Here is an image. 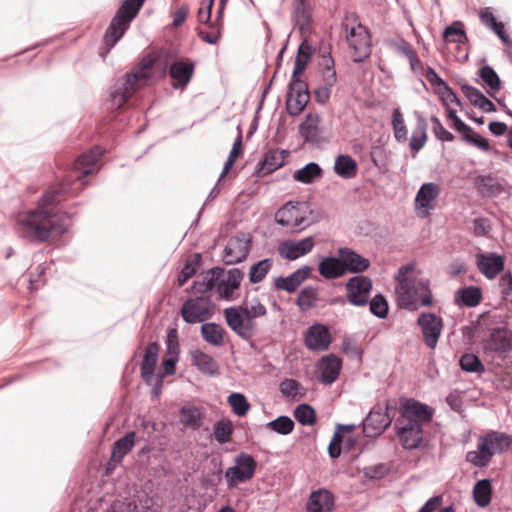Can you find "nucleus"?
<instances>
[{"mask_svg": "<svg viewBox=\"0 0 512 512\" xmlns=\"http://www.w3.org/2000/svg\"><path fill=\"white\" fill-rule=\"evenodd\" d=\"M105 150L94 146L67 163L69 174L62 176V180L51 185L39 200V206L26 213L20 214L16 219L15 230L17 235L31 243H44L50 238H60L71 225L70 214L60 211L56 204L60 196L68 193H79L88 184L86 177L99 170V162Z\"/></svg>", "mask_w": 512, "mask_h": 512, "instance_id": "obj_1", "label": "nucleus"}, {"mask_svg": "<svg viewBox=\"0 0 512 512\" xmlns=\"http://www.w3.org/2000/svg\"><path fill=\"white\" fill-rule=\"evenodd\" d=\"M153 77V60L143 58L142 61L115 81L109 94L110 108L119 110L130 105L133 96Z\"/></svg>", "mask_w": 512, "mask_h": 512, "instance_id": "obj_2", "label": "nucleus"}, {"mask_svg": "<svg viewBox=\"0 0 512 512\" xmlns=\"http://www.w3.org/2000/svg\"><path fill=\"white\" fill-rule=\"evenodd\" d=\"M243 278L244 272L240 268L226 271L222 266H214L206 271L202 285L208 291H216L221 299L234 301V292L240 288Z\"/></svg>", "mask_w": 512, "mask_h": 512, "instance_id": "obj_3", "label": "nucleus"}, {"mask_svg": "<svg viewBox=\"0 0 512 512\" xmlns=\"http://www.w3.org/2000/svg\"><path fill=\"white\" fill-rule=\"evenodd\" d=\"M146 0H120V4L104 34L107 47H114L138 16Z\"/></svg>", "mask_w": 512, "mask_h": 512, "instance_id": "obj_4", "label": "nucleus"}, {"mask_svg": "<svg viewBox=\"0 0 512 512\" xmlns=\"http://www.w3.org/2000/svg\"><path fill=\"white\" fill-rule=\"evenodd\" d=\"M394 410L395 407L388 400L374 404L359 425L362 426L365 437L381 436L391 426L394 418V414L391 412Z\"/></svg>", "mask_w": 512, "mask_h": 512, "instance_id": "obj_5", "label": "nucleus"}, {"mask_svg": "<svg viewBox=\"0 0 512 512\" xmlns=\"http://www.w3.org/2000/svg\"><path fill=\"white\" fill-rule=\"evenodd\" d=\"M436 94L438 95L442 106L446 109L447 120L451 122V128L461 134V140L483 152H491L492 148L489 140L477 133L458 116L457 111L447 104V99L440 90H436Z\"/></svg>", "mask_w": 512, "mask_h": 512, "instance_id": "obj_6", "label": "nucleus"}, {"mask_svg": "<svg viewBox=\"0 0 512 512\" xmlns=\"http://www.w3.org/2000/svg\"><path fill=\"white\" fill-rule=\"evenodd\" d=\"M223 315L231 331L244 341L252 340L256 334L254 322L256 318L249 315L246 305L227 307L224 309Z\"/></svg>", "mask_w": 512, "mask_h": 512, "instance_id": "obj_7", "label": "nucleus"}, {"mask_svg": "<svg viewBox=\"0 0 512 512\" xmlns=\"http://www.w3.org/2000/svg\"><path fill=\"white\" fill-rule=\"evenodd\" d=\"M195 62L190 58L178 57L169 54L164 66L171 78V85L175 90H184L190 83L194 72Z\"/></svg>", "mask_w": 512, "mask_h": 512, "instance_id": "obj_8", "label": "nucleus"}, {"mask_svg": "<svg viewBox=\"0 0 512 512\" xmlns=\"http://www.w3.org/2000/svg\"><path fill=\"white\" fill-rule=\"evenodd\" d=\"M234 463V466L227 468L224 473L229 489H233L237 487L238 484L251 480L257 470L255 458L246 452H240L234 458Z\"/></svg>", "mask_w": 512, "mask_h": 512, "instance_id": "obj_9", "label": "nucleus"}, {"mask_svg": "<svg viewBox=\"0 0 512 512\" xmlns=\"http://www.w3.org/2000/svg\"><path fill=\"white\" fill-rule=\"evenodd\" d=\"M398 412L400 417L398 419L405 420L406 422H417L424 426L433 420L435 409L415 398L400 397Z\"/></svg>", "mask_w": 512, "mask_h": 512, "instance_id": "obj_10", "label": "nucleus"}, {"mask_svg": "<svg viewBox=\"0 0 512 512\" xmlns=\"http://www.w3.org/2000/svg\"><path fill=\"white\" fill-rule=\"evenodd\" d=\"M253 245V238L245 232H238L232 236L223 249L222 261L231 266L244 262Z\"/></svg>", "mask_w": 512, "mask_h": 512, "instance_id": "obj_11", "label": "nucleus"}, {"mask_svg": "<svg viewBox=\"0 0 512 512\" xmlns=\"http://www.w3.org/2000/svg\"><path fill=\"white\" fill-rule=\"evenodd\" d=\"M401 423L402 421L400 419L396 420L395 434L404 450H416L426 444V439L424 437V426L415 421L406 422L404 424Z\"/></svg>", "mask_w": 512, "mask_h": 512, "instance_id": "obj_12", "label": "nucleus"}, {"mask_svg": "<svg viewBox=\"0 0 512 512\" xmlns=\"http://www.w3.org/2000/svg\"><path fill=\"white\" fill-rule=\"evenodd\" d=\"M416 325L421 329L427 347L435 349L443 330V319L433 312L424 311L418 315Z\"/></svg>", "mask_w": 512, "mask_h": 512, "instance_id": "obj_13", "label": "nucleus"}, {"mask_svg": "<svg viewBox=\"0 0 512 512\" xmlns=\"http://www.w3.org/2000/svg\"><path fill=\"white\" fill-rule=\"evenodd\" d=\"M347 301L356 307H363L369 303L370 293L373 289L371 278L363 275L352 276L346 282Z\"/></svg>", "mask_w": 512, "mask_h": 512, "instance_id": "obj_14", "label": "nucleus"}, {"mask_svg": "<svg viewBox=\"0 0 512 512\" xmlns=\"http://www.w3.org/2000/svg\"><path fill=\"white\" fill-rule=\"evenodd\" d=\"M439 194L440 188L434 182H426L420 186L414 199V207L420 218H426L430 215Z\"/></svg>", "mask_w": 512, "mask_h": 512, "instance_id": "obj_15", "label": "nucleus"}, {"mask_svg": "<svg viewBox=\"0 0 512 512\" xmlns=\"http://www.w3.org/2000/svg\"><path fill=\"white\" fill-rule=\"evenodd\" d=\"M332 342L331 332L325 324L314 323L305 331L304 344L310 351L321 352L329 348Z\"/></svg>", "mask_w": 512, "mask_h": 512, "instance_id": "obj_16", "label": "nucleus"}, {"mask_svg": "<svg viewBox=\"0 0 512 512\" xmlns=\"http://www.w3.org/2000/svg\"><path fill=\"white\" fill-rule=\"evenodd\" d=\"M476 266L489 280L500 274L505 268V257L496 252H478L476 254Z\"/></svg>", "mask_w": 512, "mask_h": 512, "instance_id": "obj_17", "label": "nucleus"}, {"mask_svg": "<svg viewBox=\"0 0 512 512\" xmlns=\"http://www.w3.org/2000/svg\"><path fill=\"white\" fill-rule=\"evenodd\" d=\"M493 441L488 433L481 435L477 441V450L466 454V461L478 468L486 467L495 455Z\"/></svg>", "mask_w": 512, "mask_h": 512, "instance_id": "obj_18", "label": "nucleus"}, {"mask_svg": "<svg viewBox=\"0 0 512 512\" xmlns=\"http://www.w3.org/2000/svg\"><path fill=\"white\" fill-rule=\"evenodd\" d=\"M314 245L315 242L312 236L300 240H284L279 245V255L283 259L294 261L311 252Z\"/></svg>", "mask_w": 512, "mask_h": 512, "instance_id": "obj_19", "label": "nucleus"}, {"mask_svg": "<svg viewBox=\"0 0 512 512\" xmlns=\"http://www.w3.org/2000/svg\"><path fill=\"white\" fill-rule=\"evenodd\" d=\"M313 268L309 265H304L287 276H278L273 281L275 289L283 290L287 293H294L300 285L307 280Z\"/></svg>", "mask_w": 512, "mask_h": 512, "instance_id": "obj_20", "label": "nucleus"}, {"mask_svg": "<svg viewBox=\"0 0 512 512\" xmlns=\"http://www.w3.org/2000/svg\"><path fill=\"white\" fill-rule=\"evenodd\" d=\"M340 260L343 263L345 274H360L367 271L371 265L368 258L349 247L338 248Z\"/></svg>", "mask_w": 512, "mask_h": 512, "instance_id": "obj_21", "label": "nucleus"}, {"mask_svg": "<svg viewBox=\"0 0 512 512\" xmlns=\"http://www.w3.org/2000/svg\"><path fill=\"white\" fill-rule=\"evenodd\" d=\"M317 367L319 370L318 380L324 385H331L340 375L342 360L335 354H328L322 357Z\"/></svg>", "mask_w": 512, "mask_h": 512, "instance_id": "obj_22", "label": "nucleus"}, {"mask_svg": "<svg viewBox=\"0 0 512 512\" xmlns=\"http://www.w3.org/2000/svg\"><path fill=\"white\" fill-rule=\"evenodd\" d=\"M287 150L278 152L276 149H270L263 154L262 159L258 162L254 175L258 178L267 176L275 172L283 166L284 159L288 155Z\"/></svg>", "mask_w": 512, "mask_h": 512, "instance_id": "obj_23", "label": "nucleus"}, {"mask_svg": "<svg viewBox=\"0 0 512 512\" xmlns=\"http://www.w3.org/2000/svg\"><path fill=\"white\" fill-rule=\"evenodd\" d=\"M334 507V494L326 488L312 491L306 502L307 512H333Z\"/></svg>", "mask_w": 512, "mask_h": 512, "instance_id": "obj_24", "label": "nucleus"}, {"mask_svg": "<svg viewBox=\"0 0 512 512\" xmlns=\"http://www.w3.org/2000/svg\"><path fill=\"white\" fill-rule=\"evenodd\" d=\"M295 210V231H301L321 218L319 212H315L312 208V203L309 200L293 201Z\"/></svg>", "mask_w": 512, "mask_h": 512, "instance_id": "obj_25", "label": "nucleus"}, {"mask_svg": "<svg viewBox=\"0 0 512 512\" xmlns=\"http://www.w3.org/2000/svg\"><path fill=\"white\" fill-rule=\"evenodd\" d=\"M205 414L195 405H183L179 408V423L185 429L198 431L203 426Z\"/></svg>", "mask_w": 512, "mask_h": 512, "instance_id": "obj_26", "label": "nucleus"}, {"mask_svg": "<svg viewBox=\"0 0 512 512\" xmlns=\"http://www.w3.org/2000/svg\"><path fill=\"white\" fill-rule=\"evenodd\" d=\"M485 348L494 352H509L512 349V339L506 327L491 329Z\"/></svg>", "mask_w": 512, "mask_h": 512, "instance_id": "obj_27", "label": "nucleus"}, {"mask_svg": "<svg viewBox=\"0 0 512 512\" xmlns=\"http://www.w3.org/2000/svg\"><path fill=\"white\" fill-rule=\"evenodd\" d=\"M318 271L323 278L328 280L337 279L346 275L338 253L337 256L321 257L318 263Z\"/></svg>", "mask_w": 512, "mask_h": 512, "instance_id": "obj_28", "label": "nucleus"}, {"mask_svg": "<svg viewBox=\"0 0 512 512\" xmlns=\"http://www.w3.org/2000/svg\"><path fill=\"white\" fill-rule=\"evenodd\" d=\"M312 10V6L291 9V22L302 36L311 35L313 32Z\"/></svg>", "mask_w": 512, "mask_h": 512, "instance_id": "obj_29", "label": "nucleus"}, {"mask_svg": "<svg viewBox=\"0 0 512 512\" xmlns=\"http://www.w3.org/2000/svg\"><path fill=\"white\" fill-rule=\"evenodd\" d=\"M357 28L359 30H363V39L356 40L350 43V46L354 50V63H363L372 52V41H371V33L369 29L364 26L361 22L358 23Z\"/></svg>", "mask_w": 512, "mask_h": 512, "instance_id": "obj_30", "label": "nucleus"}, {"mask_svg": "<svg viewBox=\"0 0 512 512\" xmlns=\"http://www.w3.org/2000/svg\"><path fill=\"white\" fill-rule=\"evenodd\" d=\"M191 363L200 372L208 376H215L219 373V365L217 361L200 349L190 351Z\"/></svg>", "mask_w": 512, "mask_h": 512, "instance_id": "obj_31", "label": "nucleus"}, {"mask_svg": "<svg viewBox=\"0 0 512 512\" xmlns=\"http://www.w3.org/2000/svg\"><path fill=\"white\" fill-rule=\"evenodd\" d=\"M483 299V293L480 287L470 285L459 288L454 295V303L458 306L473 308L478 306Z\"/></svg>", "mask_w": 512, "mask_h": 512, "instance_id": "obj_32", "label": "nucleus"}, {"mask_svg": "<svg viewBox=\"0 0 512 512\" xmlns=\"http://www.w3.org/2000/svg\"><path fill=\"white\" fill-rule=\"evenodd\" d=\"M320 116L317 113H307L305 120L299 125V134L305 143H317L321 129Z\"/></svg>", "mask_w": 512, "mask_h": 512, "instance_id": "obj_33", "label": "nucleus"}, {"mask_svg": "<svg viewBox=\"0 0 512 512\" xmlns=\"http://www.w3.org/2000/svg\"><path fill=\"white\" fill-rule=\"evenodd\" d=\"M493 494V480L491 478H483L477 480L472 489V497L475 504L480 508L490 505Z\"/></svg>", "mask_w": 512, "mask_h": 512, "instance_id": "obj_34", "label": "nucleus"}, {"mask_svg": "<svg viewBox=\"0 0 512 512\" xmlns=\"http://www.w3.org/2000/svg\"><path fill=\"white\" fill-rule=\"evenodd\" d=\"M475 187L483 197H495L502 193L503 186L491 173L478 175L474 181Z\"/></svg>", "mask_w": 512, "mask_h": 512, "instance_id": "obj_35", "label": "nucleus"}, {"mask_svg": "<svg viewBox=\"0 0 512 512\" xmlns=\"http://www.w3.org/2000/svg\"><path fill=\"white\" fill-rule=\"evenodd\" d=\"M200 333L206 343L221 347L224 345V336L227 332L219 323L205 322L200 327Z\"/></svg>", "mask_w": 512, "mask_h": 512, "instance_id": "obj_36", "label": "nucleus"}, {"mask_svg": "<svg viewBox=\"0 0 512 512\" xmlns=\"http://www.w3.org/2000/svg\"><path fill=\"white\" fill-rule=\"evenodd\" d=\"M333 170L343 179H352L357 175L358 164L349 154H339L335 158Z\"/></svg>", "mask_w": 512, "mask_h": 512, "instance_id": "obj_37", "label": "nucleus"}, {"mask_svg": "<svg viewBox=\"0 0 512 512\" xmlns=\"http://www.w3.org/2000/svg\"><path fill=\"white\" fill-rule=\"evenodd\" d=\"M135 431H128L122 437L118 438L112 445V461L121 463L123 458L132 450L135 444Z\"/></svg>", "mask_w": 512, "mask_h": 512, "instance_id": "obj_38", "label": "nucleus"}, {"mask_svg": "<svg viewBox=\"0 0 512 512\" xmlns=\"http://www.w3.org/2000/svg\"><path fill=\"white\" fill-rule=\"evenodd\" d=\"M414 114L417 119V124L410 137L409 148L414 152H419L425 146L428 139V124L426 119L418 111H415Z\"/></svg>", "mask_w": 512, "mask_h": 512, "instance_id": "obj_39", "label": "nucleus"}, {"mask_svg": "<svg viewBox=\"0 0 512 512\" xmlns=\"http://www.w3.org/2000/svg\"><path fill=\"white\" fill-rule=\"evenodd\" d=\"M322 65H323V82L328 86H334L337 82V73L335 71V61L331 54V45L324 43L320 47Z\"/></svg>", "mask_w": 512, "mask_h": 512, "instance_id": "obj_40", "label": "nucleus"}, {"mask_svg": "<svg viewBox=\"0 0 512 512\" xmlns=\"http://www.w3.org/2000/svg\"><path fill=\"white\" fill-rule=\"evenodd\" d=\"M478 76L487 86L488 95L492 98H496V94L502 88V81L495 69L492 66L485 64L479 68Z\"/></svg>", "mask_w": 512, "mask_h": 512, "instance_id": "obj_41", "label": "nucleus"}, {"mask_svg": "<svg viewBox=\"0 0 512 512\" xmlns=\"http://www.w3.org/2000/svg\"><path fill=\"white\" fill-rule=\"evenodd\" d=\"M204 300V295L190 297L185 300L181 306V317L187 324L200 323V303Z\"/></svg>", "mask_w": 512, "mask_h": 512, "instance_id": "obj_42", "label": "nucleus"}, {"mask_svg": "<svg viewBox=\"0 0 512 512\" xmlns=\"http://www.w3.org/2000/svg\"><path fill=\"white\" fill-rule=\"evenodd\" d=\"M323 176V169L316 162H309L303 167L297 169L293 178L295 181L303 184H312Z\"/></svg>", "mask_w": 512, "mask_h": 512, "instance_id": "obj_43", "label": "nucleus"}, {"mask_svg": "<svg viewBox=\"0 0 512 512\" xmlns=\"http://www.w3.org/2000/svg\"><path fill=\"white\" fill-rule=\"evenodd\" d=\"M202 265V254L194 253L187 259L177 276V286H184L191 279Z\"/></svg>", "mask_w": 512, "mask_h": 512, "instance_id": "obj_44", "label": "nucleus"}, {"mask_svg": "<svg viewBox=\"0 0 512 512\" xmlns=\"http://www.w3.org/2000/svg\"><path fill=\"white\" fill-rule=\"evenodd\" d=\"M442 37L444 41L457 43L458 45L468 42L464 23L460 20H455L447 25L442 32Z\"/></svg>", "mask_w": 512, "mask_h": 512, "instance_id": "obj_45", "label": "nucleus"}, {"mask_svg": "<svg viewBox=\"0 0 512 512\" xmlns=\"http://www.w3.org/2000/svg\"><path fill=\"white\" fill-rule=\"evenodd\" d=\"M318 300V290L313 285L303 287L296 299V305L301 312H307L316 306Z\"/></svg>", "mask_w": 512, "mask_h": 512, "instance_id": "obj_46", "label": "nucleus"}, {"mask_svg": "<svg viewBox=\"0 0 512 512\" xmlns=\"http://www.w3.org/2000/svg\"><path fill=\"white\" fill-rule=\"evenodd\" d=\"M243 136L241 126H237V136L234 140L233 146L230 150L227 160L224 163L220 178L229 173L230 169L235 164L236 160L243 154Z\"/></svg>", "mask_w": 512, "mask_h": 512, "instance_id": "obj_47", "label": "nucleus"}, {"mask_svg": "<svg viewBox=\"0 0 512 512\" xmlns=\"http://www.w3.org/2000/svg\"><path fill=\"white\" fill-rule=\"evenodd\" d=\"M401 289L403 291L399 295V308L406 309L411 312L418 310L419 303L416 298L417 289L415 287V284L403 285L401 286Z\"/></svg>", "mask_w": 512, "mask_h": 512, "instance_id": "obj_48", "label": "nucleus"}, {"mask_svg": "<svg viewBox=\"0 0 512 512\" xmlns=\"http://www.w3.org/2000/svg\"><path fill=\"white\" fill-rule=\"evenodd\" d=\"M273 265V260L270 258H265L253 263L250 266L248 272L249 282L251 284H257L264 280L269 271L271 270Z\"/></svg>", "mask_w": 512, "mask_h": 512, "instance_id": "obj_49", "label": "nucleus"}, {"mask_svg": "<svg viewBox=\"0 0 512 512\" xmlns=\"http://www.w3.org/2000/svg\"><path fill=\"white\" fill-rule=\"evenodd\" d=\"M293 416L302 426H312L317 421L316 410L307 403L298 404L294 408Z\"/></svg>", "mask_w": 512, "mask_h": 512, "instance_id": "obj_50", "label": "nucleus"}, {"mask_svg": "<svg viewBox=\"0 0 512 512\" xmlns=\"http://www.w3.org/2000/svg\"><path fill=\"white\" fill-rule=\"evenodd\" d=\"M459 366L466 373L482 374L485 372V365L477 354L464 353L459 358Z\"/></svg>", "mask_w": 512, "mask_h": 512, "instance_id": "obj_51", "label": "nucleus"}, {"mask_svg": "<svg viewBox=\"0 0 512 512\" xmlns=\"http://www.w3.org/2000/svg\"><path fill=\"white\" fill-rule=\"evenodd\" d=\"M266 428L279 435L286 436L293 432L295 423L291 417L280 415L266 423Z\"/></svg>", "mask_w": 512, "mask_h": 512, "instance_id": "obj_52", "label": "nucleus"}, {"mask_svg": "<svg viewBox=\"0 0 512 512\" xmlns=\"http://www.w3.org/2000/svg\"><path fill=\"white\" fill-rule=\"evenodd\" d=\"M369 311L370 313L379 318L386 319L389 315V303L385 295L382 293L375 294L371 299H369Z\"/></svg>", "mask_w": 512, "mask_h": 512, "instance_id": "obj_53", "label": "nucleus"}, {"mask_svg": "<svg viewBox=\"0 0 512 512\" xmlns=\"http://www.w3.org/2000/svg\"><path fill=\"white\" fill-rule=\"evenodd\" d=\"M233 425L229 419H221L213 425V438L219 444H226L231 441Z\"/></svg>", "mask_w": 512, "mask_h": 512, "instance_id": "obj_54", "label": "nucleus"}, {"mask_svg": "<svg viewBox=\"0 0 512 512\" xmlns=\"http://www.w3.org/2000/svg\"><path fill=\"white\" fill-rule=\"evenodd\" d=\"M227 402L230 405L232 412L238 417L245 416L250 409L249 401L246 396L240 392H232L227 397Z\"/></svg>", "mask_w": 512, "mask_h": 512, "instance_id": "obj_55", "label": "nucleus"}, {"mask_svg": "<svg viewBox=\"0 0 512 512\" xmlns=\"http://www.w3.org/2000/svg\"><path fill=\"white\" fill-rule=\"evenodd\" d=\"M391 124L394 133V138L397 142H405L407 140V127L404 121V117L399 108H395L392 111Z\"/></svg>", "mask_w": 512, "mask_h": 512, "instance_id": "obj_56", "label": "nucleus"}, {"mask_svg": "<svg viewBox=\"0 0 512 512\" xmlns=\"http://www.w3.org/2000/svg\"><path fill=\"white\" fill-rule=\"evenodd\" d=\"M295 215L293 201H288L276 211L275 222L282 227L292 225L295 230Z\"/></svg>", "mask_w": 512, "mask_h": 512, "instance_id": "obj_57", "label": "nucleus"}, {"mask_svg": "<svg viewBox=\"0 0 512 512\" xmlns=\"http://www.w3.org/2000/svg\"><path fill=\"white\" fill-rule=\"evenodd\" d=\"M159 344L155 341L150 342L144 351L140 369L155 370L159 358Z\"/></svg>", "mask_w": 512, "mask_h": 512, "instance_id": "obj_58", "label": "nucleus"}, {"mask_svg": "<svg viewBox=\"0 0 512 512\" xmlns=\"http://www.w3.org/2000/svg\"><path fill=\"white\" fill-rule=\"evenodd\" d=\"M293 98V93L289 94V90L287 91V98H286V110L287 113L292 116H298L300 115L304 109L306 108L308 102H309V95H296L295 97V104H291V100Z\"/></svg>", "mask_w": 512, "mask_h": 512, "instance_id": "obj_59", "label": "nucleus"}, {"mask_svg": "<svg viewBox=\"0 0 512 512\" xmlns=\"http://www.w3.org/2000/svg\"><path fill=\"white\" fill-rule=\"evenodd\" d=\"M365 478L370 480H380L385 478L391 472L390 463H378L375 465H369L362 470Z\"/></svg>", "mask_w": 512, "mask_h": 512, "instance_id": "obj_60", "label": "nucleus"}, {"mask_svg": "<svg viewBox=\"0 0 512 512\" xmlns=\"http://www.w3.org/2000/svg\"><path fill=\"white\" fill-rule=\"evenodd\" d=\"M488 435L491 436L496 453H502L512 446V435L498 431H490Z\"/></svg>", "mask_w": 512, "mask_h": 512, "instance_id": "obj_61", "label": "nucleus"}, {"mask_svg": "<svg viewBox=\"0 0 512 512\" xmlns=\"http://www.w3.org/2000/svg\"><path fill=\"white\" fill-rule=\"evenodd\" d=\"M167 357L178 358L180 354L179 336L176 328H169L166 335Z\"/></svg>", "mask_w": 512, "mask_h": 512, "instance_id": "obj_62", "label": "nucleus"}, {"mask_svg": "<svg viewBox=\"0 0 512 512\" xmlns=\"http://www.w3.org/2000/svg\"><path fill=\"white\" fill-rule=\"evenodd\" d=\"M460 88L465 97L469 100L470 104L477 108L486 97L482 91L465 81L460 84Z\"/></svg>", "mask_w": 512, "mask_h": 512, "instance_id": "obj_63", "label": "nucleus"}, {"mask_svg": "<svg viewBox=\"0 0 512 512\" xmlns=\"http://www.w3.org/2000/svg\"><path fill=\"white\" fill-rule=\"evenodd\" d=\"M430 121L432 123V131L438 140H440L442 142L454 141V139H455L454 134L451 133L450 131H448L443 126L442 122L440 121V119L437 116L432 115L430 118Z\"/></svg>", "mask_w": 512, "mask_h": 512, "instance_id": "obj_64", "label": "nucleus"}]
</instances>
